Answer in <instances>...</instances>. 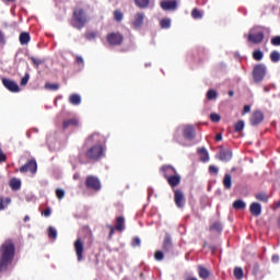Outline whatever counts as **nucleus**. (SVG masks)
I'll list each match as a JSON object with an SVG mask.
<instances>
[{
    "label": "nucleus",
    "instance_id": "42",
    "mask_svg": "<svg viewBox=\"0 0 280 280\" xmlns=\"http://www.w3.org/2000/svg\"><path fill=\"white\" fill-rule=\"evenodd\" d=\"M191 16H192V19H196V20L202 19V12H200V10H198V8H195L191 11Z\"/></svg>",
    "mask_w": 280,
    "mask_h": 280
},
{
    "label": "nucleus",
    "instance_id": "6",
    "mask_svg": "<svg viewBox=\"0 0 280 280\" xmlns=\"http://www.w3.org/2000/svg\"><path fill=\"white\" fill-rule=\"evenodd\" d=\"M85 186L88 189H93V191H101L102 190V182L100 178L93 175L86 177Z\"/></svg>",
    "mask_w": 280,
    "mask_h": 280
},
{
    "label": "nucleus",
    "instance_id": "39",
    "mask_svg": "<svg viewBox=\"0 0 280 280\" xmlns=\"http://www.w3.org/2000/svg\"><path fill=\"white\" fill-rule=\"evenodd\" d=\"M45 89H47L48 91H58V89H60V84H58V83H46Z\"/></svg>",
    "mask_w": 280,
    "mask_h": 280
},
{
    "label": "nucleus",
    "instance_id": "30",
    "mask_svg": "<svg viewBox=\"0 0 280 280\" xmlns=\"http://www.w3.org/2000/svg\"><path fill=\"white\" fill-rule=\"evenodd\" d=\"M233 208L236 210L246 209V202H244L242 199H237L233 202Z\"/></svg>",
    "mask_w": 280,
    "mask_h": 280
},
{
    "label": "nucleus",
    "instance_id": "41",
    "mask_svg": "<svg viewBox=\"0 0 280 280\" xmlns=\"http://www.w3.org/2000/svg\"><path fill=\"white\" fill-rule=\"evenodd\" d=\"M253 58L254 60H257V61L264 60V52L261 50H255L253 52Z\"/></svg>",
    "mask_w": 280,
    "mask_h": 280
},
{
    "label": "nucleus",
    "instance_id": "40",
    "mask_svg": "<svg viewBox=\"0 0 280 280\" xmlns=\"http://www.w3.org/2000/svg\"><path fill=\"white\" fill-rule=\"evenodd\" d=\"M270 60H271V62H279V60H280V54H279V51L273 50V51L270 54Z\"/></svg>",
    "mask_w": 280,
    "mask_h": 280
},
{
    "label": "nucleus",
    "instance_id": "32",
    "mask_svg": "<svg viewBox=\"0 0 280 280\" xmlns=\"http://www.w3.org/2000/svg\"><path fill=\"white\" fill-rule=\"evenodd\" d=\"M160 25H161L162 30H170V27H172V20H170V19H162L160 21Z\"/></svg>",
    "mask_w": 280,
    "mask_h": 280
},
{
    "label": "nucleus",
    "instance_id": "5",
    "mask_svg": "<svg viewBox=\"0 0 280 280\" xmlns=\"http://www.w3.org/2000/svg\"><path fill=\"white\" fill-rule=\"evenodd\" d=\"M264 78H266V66L264 63H258L253 70L254 82L259 84V82H264Z\"/></svg>",
    "mask_w": 280,
    "mask_h": 280
},
{
    "label": "nucleus",
    "instance_id": "8",
    "mask_svg": "<svg viewBox=\"0 0 280 280\" xmlns=\"http://www.w3.org/2000/svg\"><path fill=\"white\" fill-rule=\"evenodd\" d=\"M106 38L108 45H110L112 47H117L119 45H122L124 43V35H121L120 33H109Z\"/></svg>",
    "mask_w": 280,
    "mask_h": 280
},
{
    "label": "nucleus",
    "instance_id": "26",
    "mask_svg": "<svg viewBox=\"0 0 280 280\" xmlns=\"http://www.w3.org/2000/svg\"><path fill=\"white\" fill-rule=\"evenodd\" d=\"M126 224V219H124V217H117L116 218V231H119L121 233V231H124L125 225Z\"/></svg>",
    "mask_w": 280,
    "mask_h": 280
},
{
    "label": "nucleus",
    "instance_id": "10",
    "mask_svg": "<svg viewBox=\"0 0 280 280\" xmlns=\"http://www.w3.org/2000/svg\"><path fill=\"white\" fill-rule=\"evenodd\" d=\"M2 84L4 89L10 91V93H19L21 91V88L19 86V83L16 81L2 78Z\"/></svg>",
    "mask_w": 280,
    "mask_h": 280
},
{
    "label": "nucleus",
    "instance_id": "28",
    "mask_svg": "<svg viewBox=\"0 0 280 280\" xmlns=\"http://www.w3.org/2000/svg\"><path fill=\"white\" fill-rule=\"evenodd\" d=\"M30 40H31L30 33L23 32L20 34V44L21 45H27V43H30Z\"/></svg>",
    "mask_w": 280,
    "mask_h": 280
},
{
    "label": "nucleus",
    "instance_id": "17",
    "mask_svg": "<svg viewBox=\"0 0 280 280\" xmlns=\"http://www.w3.org/2000/svg\"><path fill=\"white\" fill-rule=\"evenodd\" d=\"M219 159L224 163H229V161L233 159V151L231 149H221L219 152Z\"/></svg>",
    "mask_w": 280,
    "mask_h": 280
},
{
    "label": "nucleus",
    "instance_id": "58",
    "mask_svg": "<svg viewBox=\"0 0 280 280\" xmlns=\"http://www.w3.org/2000/svg\"><path fill=\"white\" fill-rule=\"evenodd\" d=\"M246 113H250V105H245L243 108V115H246Z\"/></svg>",
    "mask_w": 280,
    "mask_h": 280
},
{
    "label": "nucleus",
    "instance_id": "48",
    "mask_svg": "<svg viewBox=\"0 0 280 280\" xmlns=\"http://www.w3.org/2000/svg\"><path fill=\"white\" fill-rule=\"evenodd\" d=\"M30 60H31V62H33L34 67H40V65H43V62H45L36 57H30Z\"/></svg>",
    "mask_w": 280,
    "mask_h": 280
},
{
    "label": "nucleus",
    "instance_id": "59",
    "mask_svg": "<svg viewBox=\"0 0 280 280\" xmlns=\"http://www.w3.org/2000/svg\"><path fill=\"white\" fill-rule=\"evenodd\" d=\"M210 250L214 255V253L218 250V246L217 245H210Z\"/></svg>",
    "mask_w": 280,
    "mask_h": 280
},
{
    "label": "nucleus",
    "instance_id": "25",
    "mask_svg": "<svg viewBox=\"0 0 280 280\" xmlns=\"http://www.w3.org/2000/svg\"><path fill=\"white\" fill-rule=\"evenodd\" d=\"M69 102L72 104V106H80V104H82V97L80 94H71L69 96Z\"/></svg>",
    "mask_w": 280,
    "mask_h": 280
},
{
    "label": "nucleus",
    "instance_id": "13",
    "mask_svg": "<svg viewBox=\"0 0 280 280\" xmlns=\"http://www.w3.org/2000/svg\"><path fill=\"white\" fill-rule=\"evenodd\" d=\"M145 20V13L138 12L133 16V21L131 22V25L133 30H141L143 27V21Z\"/></svg>",
    "mask_w": 280,
    "mask_h": 280
},
{
    "label": "nucleus",
    "instance_id": "60",
    "mask_svg": "<svg viewBox=\"0 0 280 280\" xmlns=\"http://www.w3.org/2000/svg\"><path fill=\"white\" fill-rule=\"evenodd\" d=\"M215 141H222V133H218L215 136Z\"/></svg>",
    "mask_w": 280,
    "mask_h": 280
},
{
    "label": "nucleus",
    "instance_id": "4",
    "mask_svg": "<svg viewBox=\"0 0 280 280\" xmlns=\"http://www.w3.org/2000/svg\"><path fill=\"white\" fill-rule=\"evenodd\" d=\"M264 30H266L264 26L252 27L247 35L248 43H252L253 45H261V43H264V38H265Z\"/></svg>",
    "mask_w": 280,
    "mask_h": 280
},
{
    "label": "nucleus",
    "instance_id": "54",
    "mask_svg": "<svg viewBox=\"0 0 280 280\" xmlns=\"http://www.w3.org/2000/svg\"><path fill=\"white\" fill-rule=\"evenodd\" d=\"M56 196L59 200H62V198H65V190L62 189H57L56 190Z\"/></svg>",
    "mask_w": 280,
    "mask_h": 280
},
{
    "label": "nucleus",
    "instance_id": "24",
    "mask_svg": "<svg viewBox=\"0 0 280 280\" xmlns=\"http://www.w3.org/2000/svg\"><path fill=\"white\" fill-rule=\"evenodd\" d=\"M9 185L13 191H19L21 189V179L13 177L10 179Z\"/></svg>",
    "mask_w": 280,
    "mask_h": 280
},
{
    "label": "nucleus",
    "instance_id": "34",
    "mask_svg": "<svg viewBox=\"0 0 280 280\" xmlns=\"http://www.w3.org/2000/svg\"><path fill=\"white\" fill-rule=\"evenodd\" d=\"M210 231L222 233V223H220L219 221L214 222L212 225H210Z\"/></svg>",
    "mask_w": 280,
    "mask_h": 280
},
{
    "label": "nucleus",
    "instance_id": "51",
    "mask_svg": "<svg viewBox=\"0 0 280 280\" xmlns=\"http://www.w3.org/2000/svg\"><path fill=\"white\" fill-rule=\"evenodd\" d=\"M7 161H8V155L3 153V149H1V145H0V163H5Z\"/></svg>",
    "mask_w": 280,
    "mask_h": 280
},
{
    "label": "nucleus",
    "instance_id": "12",
    "mask_svg": "<svg viewBox=\"0 0 280 280\" xmlns=\"http://www.w3.org/2000/svg\"><path fill=\"white\" fill-rule=\"evenodd\" d=\"M160 173L167 180L168 178L177 174L178 171H176L174 166L165 164L160 167Z\"/></svg>",
    "mask_w": 280,
    "mask_h": 280
},
{
    "label": "nucleus",
    "instance_id": "52",
    "mask_svg": "<svg viewBox=\"0 0 280 280\" xmlns=\"http://www.w3.org/2000/svg\"><path fill=\"white\" fill-rule=\"evenodd\" d=\"M5 45V34L0 30V47Z\"/></svg>",
    "mask_w": 280,
    "mask_h": 280
},
{
    "label": "nucleus",
    "instance_id": "27",
    "mask_svg": "<svg viewBox=\"0 0 280 280\" xmlns=\"http://www.w3.org/2000/svg\"><path fill=\"white\" fill-rule=\"evenodd\" d=\"M223 187H224V189H231V187H233V179L231 177V174L224 175Z\"/></svg>",
    "mask_w": 280,
    "mask_h": 280
},
{
    "label": "nucleus",
    "instance_id": "9",
    "mask_svg": "<svg viewBox=\"0 0 280 280\" xmlns=\"http://www.w3.org/2000/svg\"><path fill=\"white\" fill-rule=\"evenodd\" d=\"M38 170V164L36 163V160H28L24 165L20 167L21 174H25L27 172H31V174H36Z\"/></svg>",
    "mask_w": 280,
    "mask_h": 280
},
{
    "label": "nucleus",
    "instance_id": "36",
    "mask_svg": "<svg viewBox=\"0 0 280 280\" xmlns=\"http://www.w3.org/2000/svg\"><path fill=\"white\" fill-rule=\"evenodd\" d=\"M114 19L118 23H121V21H124V13L120 10H115L114 11Z\"/></svg>",
    "mask_w": 280,
    "mask_h": 280
},
{
    "label": "nucleus",
    "instance_id": "64",
    "mask_svg": "<svg viewBox=\"0 0 280 280\" xmlns=\"http://www.w3.org/2000/svg\"><path fill=\"white\" fill-rule=\"evenodd\" d=\"M24 222H30V215H25Z\"/></svg>",
    "mask_w": 280,
    "mask_h": 280
},
{
    "label": "nucleus",
    "instance_id": "18",
    "mask_svg": "<svg viewBox=\"0 0 280 280\" xmlns=\"http://www.w3.org/2000/svg\"><path fill=\"white\" fill-rule=\"evenodd\" d=\"M249 121L253 126H259L264 121V113L261 110L254 112Z\"/></svg>",
    "mask_w": 280,
    "mask_h": 280
},
{
    "label": "nucleus",
    "instance_id": "38",
    "mask_svg": "<svg viewBox=\"0 0 280 280\" xmlns=\"http://www.w3.org/2000/svg\"><path fill=\"white\" fill-rule=\"evenodd\" d=\"M207 100H218V91L215 90H209L207 92Z\"/></svg>",
    "mask_w": 280,
    "mask_h": 280
},
{
    "label": "nucleus",
    "instance_id": "14",
    "mask_svg": "<svg viewBox=\"0 0 280 280\" xmlns=\"http://www.w3.org/2000/svg\"><path fill=\"white\" fill-rule=\"evenodd\" d=\"M162 248L164 253H172V250H174V243L172 242V235H170V233L165 234Z\"/></svg>",
    "mask_w": 280,
    "mask_h": 280
},
{
    "label": "nucleus",
    "instance_id": "19",
    "mask_svg": "<svg viewBox=\"0 0 280 280\" xmlns=\"http://www.w3.org/2000/svg\"><path fill=\"white\" fill-rule=\"evenodd\" d=\"M166 180H167L170 187H172V189H174L175 187H178V185H180L182 177H180V174L177 173V174L168 177Z\"/></svg>",
    "mask_w": 280,
    "mask_h": 280
},
{
    "label": "nucleus",
    "instance_id": "33",
    "mask_svg": "<svg viewBox=\"0 0 280 280\" xmlns=\"http://www.w3.org/2000/svg\"><path fill=\"white\" fill-rule=\"evenodd\" d=\"M234 277H235V279H237V280L244 279V270L242 269V267H236V268L234 269Z\"/></svg>",
    "mask_w": 280,
    "mask_h": 280
},
{
    "label": "nucleus",
    "instance_id": "35",
    "mask_svg": "<svg viewBox=\"0 0 280 280\" xmlns=\"http://www.w3.org/2000/svg\"><path fill=\"white\" fill-rule=\"evenodd\" d=\"M244 127H245L244 120H238L234 125V132H242V130H244Z\"/></svg>",
    "mask_w": 280,
    "mask_h": 280
},
{
    "label": "nucleus",
    "instance_id": "47",
    "mask_svg": "<svg viewBox=\"0 0 280 280\" xmlns=\"http://www.w3.org/2000/svg\"><path fill=\"white\" fill-rule=\"evenodd\" d=\"M27 82H30V72H26L24 77L21 79V86H27Z\"/></svg>",
    "mask_w": 280,
    "mask_h": 280
},
{
    "label": "nucleus",
    "instance_id": "3",
    "mask_svg": "<svg viewBox=\"0 0 280 280\" xmlns=\"http://www.w3.org/2000/svg\"><path fill=\"white\" fill-rule=\"evenodd\" d=\"M86 23H89L86 10L82 7L74 8L71 22L72 27H75V30H82L86 26Z\"/></svg>",
    "mask_w": 280,
    "mask_h": 280
},
{
    "label": "nucleus",
    "instance_id": "44",
    "mask_svg": "<svg viewBox=\"0 0 280 280\" xmlns=\"http://www.w3.org/2000/svg\"><path fill=\"white\" fill-rule=\"evenodd\" d=\"M208 171H209V174H211L212 176H218L220 168H218V166L215 165H210Z\"/></svg>",
    "mask_w": 280,
    "mask_h": 280
},
{
    "label": "nucleus",
    "instance_id": "43",
    "mask_svg": "<svg viewBox=\"0 0 280 280\" xmlns=\"http://www.w3.org/2000/svg\"><path fill=\"white\" fill-rule=\"evenodd\" d=\"M210 119L211 121H213V124H220L222 117L220 116V114L212 113L210 114Z\"/></svg>",
    "mask_w": 280,
    "mask_h": 280
},
{
    "label": "nucleus",
    "instance_id": "49",
    "mask_svg": "<svg viewBox=\"0 0 280 280\" xmlns=\"http://www.w3.org/2000/svg\"><path fill=\"white\" fill-rule=\"evenodd\" d=\"M85 38L88 40H95V38H97V33L96 32H88V33H85Z\"/></svg>",
    "mask_w": 280,
    "mask_h": 280
},
{
    "label": "nucleus",
    "instance_id": "53",
    "mask_svg": "<svg viewBox=\"0 0 280 280\" xmlns=\"http://www.w3.org/2000/svg\"><path fill=\"white\" fill-rule=\"evenodd\" d=\"M75 62H77V65H80L81 67H84V58H82V56L77 55L75 56Z\"/></svg>",
    "mask_w": 280,
    "mask_h": 280
},
{
    "label": "nucleus",
    "instance_id": "23",
    "mask_svg": "<svg viewBox=\"0 0 280 280\" xmlns=\"http://www.w3.org/2000/svg\"><path fill=\"white\" fill-rule=\"evenodd\" d=\"M197 152L200 155V161H202V163H208V161H209V151H207V148H199L197 150Z\"/></svg>",
    "mask_w": 280,
    "mask_h": 280
},
{
    "label": "nucleus",
    "instance_id": "46",
    "mask_svg": "<svg viewBox=\"0 0 280 280\" xmlns=\"http://www.w3.org/2000/svg\"><path fill=\"white\" fill-rule=\"evenodd\" d=\"M154 259L156 261H163V259H165V255L163 254L162 250H156L154 254Z\"/></svg>",
    "mask_w": 280,
    "mask_h": 280
},
{
    "label": "nucleus",
    "instance_id": "1",
    "mask_svg": "<svg viewBox=\"0 0 280 280\" xmlns=\"http://www.w3.org/2000/svg\"><path fill=\"white\" fill-rule=\"evenodd\" d=\"M86 141H92L97 144L92 145L85 151V159H88V161H94V163H97V161H102V159L106 156V149L103 144H101L106 142V140H104V137H102V135L97 132H94L88 138Z\"/></svg>",
    "mask_w": 280,
    "mask_h": 280
},
{
    "label": "nucleus",
    "instance_id": "29",
    "mask_svg": "<svg viewBox=\"0 0 280 280\" xmlns=\"http://www.w3.org/2000/svg\"><path fill=\"white\" fill-rule=\"evenodd\" d=\"M135 3L140 10H145V8L150 7V0H135Z\"/></svg>",
    "mask_w": 280,
    "mask_h": 280
},
{
    "label": "nucleus",
    "instance_id": "57",
    "mask_svg": "<svg viewBox=\"0 0 280 280\" xmlns=\"http://www.w3.org/2000/svg\"><path fill=\"white\" fill-rule=\"evenodd\" d=\"M43 213L45 218H49V215H51V208H46Z\"/></svg>",
    "mask_w": 280,
    "mask_h": 280
},
{
    "label": "nucleus",
    "instance_id": "22",
    "mask_svg": "<svg viewBox=\"0 0 280 280\" xmlns=\"http://www.w3.org/2000/svg\"><path fill=\"white\" fill-rule=\"evenodd\" d=\"M198 275L200 277V279H209V277H211V271H209V269H207L206 267H203L202 265L198 266Z\"/></svg>",
    "mask_w": 280,
    "mask_h": 280
},
{
    "label": "nucleus",
    "instance_id": "56",
    "mask_svg": "<svg viewBox=\"0 0 280 280\" xmlns=\"http://www.w3.org/2000/svg\"><path fill=\"white\" fill-rule=\"evenodd\" d=\"M107 229H109V240L115 235V228L113 225H107Z\"/></svg>",
    "mask_w": 280,
    "mask_h": 280
},
{
    "label": "nucleus",
    "instance_id": "62",
    "mask_svg": "<svg viewBox=\"0 0 280 280\" xmlns=\"http://www.w3.org/2000/svg\"><path fill=\"white\" fill-rule=\"evenodd\" d=\"M185 280H198L196 277H187Z\"/></svg>",
    "mask_w": 280,
    "mask_h": 280
},
{
    "label": "nucleus",
    "instance_id": "7",
    "mask_svg": "<svg viewBox=\"0 0 280 280\" xmlns=\"http://www.w3.org/2000/svg\"><path fill=\"white\" fill-rule=\"evenodd\" d=\"M174 202L177 209H185V202L187 199L185 198V192L182 189H174Z\"/></svg>",
    "mask_w": 280,
    "mask_h": 280
},
{
    "label": "nucleus",
    "instance_id": "21",
    "mask_svg": "<svg viewBox=\"0 0 280 280\" xmlns=\"http://www.w3.org/2000/svg\"><path fill=\"white\" fill-rule=\"evenodd\" d=\"M71 126L77 128L78 126H80V120H78V118H70L68 120H63V122H62L63 130H67V128L71 127Z\"/></svg>",
    "mask_w": 280,
    "mask_h": 280
},
{
    "label": "nucleus",
    "instance_id": "37",
    "mask_svg": "<svg viewBox=\"0 0 280 280\" xmlns=\"http://www.w3.org/2000/svg\"><path fill=\"white\" fill-rule=\"evenodd\" d=\"M48 237L50 240H56V237H58V232L56 231V229H54V226L48 228Z\"/></svg>",
    "mask_w": 280,
    "mask_h": 280
},
{
    "label": "nucleus",
    "instance_id": "61",
    "mask_svg": "<svg viewBox=\"0 0 280 280\" xmlns=\"http://www.w3.org/2000/svg\"><path fill=\"white\" fill-rule=\"evenodd\" d=\"M14 1H16V0H2V2L5 3L7 5H8L9 3H14Z\"/></svg>",
    "mask_w": 280,
    "mask_h": 280
},
{
    "label": "nucleus",
    "instance_id": "63",
    "mask_svg": "<svg viewBox=\"0 0 280 280\" xmlns=\"http://www.w3.org/2000/svg\"><path fill=\"white\" fill-rule=\"evenodd\" d=\"M228 95H229L230 97H233V95H235V92L229 91Z\"/></svg>",
    "mask_w": 280,
    "mask_h": 280
},
{
    "label": "nucleus",
    "instance_id": "31",
    "mask_svg": "<svg viewBox=\"0 0 280 280\" xmlns=\"http://www.w3.org/2000/svg\"><path fill=\"white\" fill-rule=\"evenodd\" d=\"M10 202H12V199L10 197L3 199V197H0V211H3L8 205H10Z\"/></svg>",
    "mask_w": 280,
    "mask_h": 280
},
{
    "label": "nucleus",
    "instance_id": "15",
    "mask_svg": "<svg viewBox=\"0 0 280 280\" xmlns=\"http://www.w3.org/2000/svg\"><path fill=\"white\" fill-rule=\"evenodd\" d=\"M162 10L170 12L172 10H177L178 2L176 0H164L160 3Z\"/></svg>",
    "mask_w": 280,
    "mask_h": 280
},
{
    "label": "nucleus",
    "instance_id": "50",
    "mask_svg": "<svg viewBox=\"0 0 280 280\" xmlns=\"http://www.w3.org/2000/svg\"><path fill=\"white\" fill-rule=\"evenodd\" d=\"M271 45H273V47H280V36L272 37Z\"/></svg>",
    "mask_w": 280,
    "mask_h": 280
},
{
    "label": "nucleus",
    "instance_id": "16",
    "mask_svg": "<svg viewBox=\"0 0 280 280\" xmlns=\"http://www.w3.org/2000/svg\"><path fill=\"white\" fill-rule=\"evenodd\" d=\"M184 139L188 141H194L196 139V128L191 125H188L184 128Z\"/></svg>",
    "mask_w": 280,
    "mask_h": 280
},
{
    "label": "nucleus",
    "instance_id": "2",
    "mask_svg": "<svg viewBox=\"0 0 280 280\" xmlns=\"http://www.w3.org/2000/svg\"><path fill=\"white\" fill-rule=\"evenodd\" d=\"M16 245L12 238L5 240L0 246V272L8 270V266L14 261Z\"/></svg>",
    "mask_w": 280,
    "mask_h": 280
},
{
    "label": "nucleus",
    "instance_id": "20",
    "mask_svg": "<svg viewBox=\"0 0 280 280\" xmlns=\"http://www.w3.org/2000/svg\"><path fill=\"white\" fill-rule=\"evenodd\" d=\"M249 211L252 215H255V218H259L261 215V205L258 202H253L249 207Z\"/></svg>",
    "mask_w": 280,
    "mask_h": 280
},
{
    "label": "nucleus",
    "instance_id": "45",
    "mask_svg": "<svg viewBox=\"0 0 280 280\" xmlns=\"http://www.w3.org/2000/svg\"><path fill=\"white\" fill-rule=\"evenodd\" d=\"M256 200H259L260 202H268V195L264 192L257 194Z\"/></svg>",
    "mask_w": 280,
    "mask_h": 280
},
{
    "label": "nucleus",
    "instance_id": "55",
    "mask_svg": "<svg viewBox=\"0 0 280 280\" xmlns=\"http://www.w3.org/2000/svg\"><path fill=\"white\" fill-rule=\"evenodd\" d=\"M132 246H141V238L133 237L132 240Z\"/></svg>",
    "mask_w": 280,
    "mask_h": 280
},
{
    "label": "nucleus",
    "instance_id": "11",
    "mask_svg": "<svg viewBox=\"0 0 280 280\" xmlns=\"http://www.w3.org/2000/svg\"><path fill=\"white\" fill-rule=\"evenodd\" d=\"M74 250L78 261H82L84 259V242H82V238H78L74 242Z\"/></svg>",
    "mask_w": 280,
    "mask_h": 280
}]
</instances>
